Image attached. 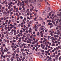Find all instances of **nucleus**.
<instances>
[{"label": "nucleus", "instance_id": "1", "mask_svg": "<svg viewBox=\"0 0 61 61\" xmlns=\"http://www.w3.org/2000/svg\"><path fill=\"white\" fill-rule=\"evenodd\" d=\"M57 27H58L59 28H60L59 29V30H61V25H58L57 26Z\"/></svg>", "mask_w": 61, "mask_h": 61}, {"label": "nucleus", "instance_id": "2", "mask_svg": "<svg viewBox=\"0 0 61 61\" xmlns=\"http://www.w3.org/2000/svg\"><path fill=\"white\" fill-rule=\"evenodd\" d=\"M38 7H40L41 6V4L40 3H39L38 4Z\"/></svg>", "mask_w": 61, "mask_h": 61}, {"label": "nucleus", "instance_id": "3", "mask_svg": "<svg viewBox=\"0 0 61 61\" xmlns=\"http://www.w3.org/2000/svg\"><path fill=\"white\" fill-rule=\"evenodd\" d=\"M15 39L16 40H18L19 38H18V36H16V37Z\"/></svg>", "mask_w": 61, "mask_h": 61}, {"label": "nucleus", "instance_id": "4", "mask_svg": "<svg viewBox=\"0 0 61 61\" xmlns=\"http://www.w3.org/2000/svg\"><path fill=\"white\" fill-rule=\"evenodd\" d=\"M58 23V22L57 21H56V25H55V26H57V24Z\"/></svg>", "mask_w": 61, "mask_h": 61}, {"label": "nucleus", "instance_id": "5", "mask_svg": "<svg viewBox=\"0 0 61 61\" xmlns=\"http://www.w3.org/2000/svg\"><path fill=\"white\" fill-rule=\"evenodd\" d=\"M50 34L51 35V36H54V34H53V33L52 32H51Z\"/></svg>", "mask_w": 61, "mask_h": 61}, {"label": "nucleus", "instance_id": "6", "mask_svg": "<svg viewBox=\"0 0 61 61\" xmlns=\"http://www.w3.org/2000/svg\"><path fill=\"white\" fill-rule=\"evenodd\" d=\"M42 12V13H46V11L45 10H43Z\"/></svg>", "mask_w": 61, "mask_h": 61}, {"label": "nucleus", "instance_id": "7", "mask_svg": "<svg viewBox=\"0 0 61 61\" xmlns=\"http://www.w3.org/2000/svg\"><path fill=\"white\" fill-rule=\"evenodd\" d=\"M34 9V7L33 6L31 8V9L32 10H33Z\"/></svg>", "mask_w": 61, "mask_h": 61}, {"label": "nucleus", "instance_id": "8", "mask_svg": "<svg viewBox=\"0 0 61 61\" xmlns=\"http://www.w3.org/2000/svg\"><path fill=\"white\" fill-rule=\"evenodd\" d=\"M51 59H52V58H51V57H49V59L48 60H47V61H50V60H51Z\"/></svg>", "mask_w": 61, "mask_h": 61}, {"label": "nucleus", "instance_id": "9", "mask_svg": "<svg viewBox=\"0 0 61 61\" xmlns=\"http://www.w3.org/2000/svg\"><path fill=\"white\" fill-rule=\"evenodd\" d=\"M52 46H56V44H52L51 45Z\"/></svg>", "mask_w": 61, "mask_h": 61}, {"label": "nucleus", "instance_id": "10", "mask_svg": "<svg viewBox=\"0 0 61 61\" xmlns=\"http://www.w3.org/2000/svg\"><path fill=\"white\" fill-rule=\"evenodd\" d=\"M14 9V10H15V9L16 8V6H13Z\"/></svg>", "mask_w": 61, "mask_h": 61}, {"label": "nucleus", "instance_id": "11", "mask_svg": "<svg viewBox=\"0 0 61 61\" xmlns=\"http://www.w3.org/2000/svg\"><path fill=\"white\" fill-rule=\"evenodd\" d=\"M1 50H3V46H1Z\"/></svg>", "mask_w": 61, "mask_h": 61}, {"label": "nucleus", "instance_id": "12", "mask_svg": "<svg viewBox=\"0 0 61 61\" xmlns=\"http://www.w3.org/2000/svg\"><path fill=\"white\" fill-rule=\"evenodd\" d=\"M3 42H4V43H5V42H6V40H5V39H4L3 40Z\"/></svg>", "mask_w": 61, "mask_h": 61}, {"label": "nucleus", "instance_id": "13", "mask_svg": "<svg viewBox=\"0 0 61 61\" xmlns=\"http://www.w3.org/2000/svg\"><path fill=\"white\" fill-rule=\"evenodd\" d=\"M39 19L40 20H41L42 19V18H41V17H40L39 18Z\"/></svg>", "mask_w": 61, "mask_h": 61}, {"label": "nucleus", "instance_id": "14", "mask_svg": "<svg viewBox=\"0 0 61 61\" xmlns=\"http://www.w3.org/2000/svg\"><path fill=\"white\" fill-rule=\"evenodd\" d=\"M15 21V20L14 19H12V22H14Z\"/></svg>", "mask_w": 61, "mask_h": 61}, {"label": "nucleus", "instance_id": "15", "mask_svg": "<svg viewBox=\"0 0 61 61\" xmlns=\"http://www.w3.org/2000/svg\"><path fill=\"white\" fill-rule=\"evenodd\" d=\"M54 36L55 37H58V35H55Z\"/></svg>", "mask_w": 61, "mask_h": 61}, {"label": "nucleus", "instance_id": "16", "mask_svg": "<svg viewBox=\"0 0 61 61\" xmlns=\"http://www.w3.org/2000/svg\"><path fill=\"white\" fill-rule=\"evenodd\" d=\"M39 57H40V58H42V57H43V56L41 55L40 56H39Z\"/></svg>", "mask_w": 61, "mask_h": 61}, {"label": "nucleus", "instance_id": "17", "mask_svg": "<svg viewBox=\"0 0 61 61\" xmlns=\"http://www.w3.org/2000/svg\"><path fill=\"white\" fill-rule=\"evenodd\" d=\"M22 21L24 24H25V20H22Z\"/></svg>", "mask_w": 61, "mask_h": 61}, {"label": "nucleus", "instance_id": "18", "mask_svg": "<svg viewBox=\"0 0 61 61\" xmlns=\"http://www.w3.org/2000/svg\"><path fill=\"white\" fill-rule=\"evenodd\" d=\"M43 46V45L42 44H41V47H42Z\"/></svg>", "mask_w": 61, "mask_h": 61}, {"label": "nucleus", "instance_id": "19", "mask_svg": "<svg viewBox=\"0 0 61 61\" xmlns=\"http://www.w3.org/2000/svg\"><path fill=\"white\" fill-rule=\"evenodd\" d=\"M17 36H18V37H20V34H18Z\"/></svg>", "mask_w": 61, "mask_h": 61}, {"label": "nucleus", "instance_id": "20", "mask_svg": "<svg viewBox=\"0 0 61 61\" xmlns=\"http://www.w3.org/2000/svg\"><path fill=\"white\" fill-rule=\"evenodd\" d=\"M30 6L31 7H32V6H33V5L31 4H30Z\"/></svg>", "mask_w": 61, "mask_h": 61}, {"label": "nucleus", "instance_id": "21", "mask_svg": "<svg viewBox=\"0 0 61 61\" xmlns=\"http://www.w3.org/2000/svg\"><path fill=\"white\" fill-rule=\"evenodd\" d=\"M57 15L58 16H61V14H57Z\"/></svg>", "mask_w": 61, "mask_h": 61}, {"label": "nucleus", "instance_id": "22", "mask_svg": "<svg viewBox=\"0 0 61 61\" xmlns=\"http://www.w3.org/2000/svg\"><path fill=\"white\" fill-rule=\"evenodd\" d=\"M48 31V30L47 29L46 30H45V32H47V31Z\"/></svg>", "mask_w": 61, "mask_h": 61}, {"label": "nucleus", "instance_id": "23", "mask_svg": "<svg viewBox=\"0 0 61 61\" xmlns=\"http://www.w3.org/2000/svg\"><path fill=\"white\" fill-rule=\"evenodd\" d=\"M12 31H14V32H16V30H14V29L12 30Z\"/></svg>", "mask_w": 61, "mask_h": 61}, {"label": "nucleus", "instance_id": "24", "mask_svg": "<svg viewBox=\"0 0 61 61\" xmlns=\"http://www.w3.org/2000/svg\"><path fill=\"white\" fill-rule=\"evenodd\" d=\"M20 36H23V34H22V33H20Z\"/></svg>", "mask_w": 61, "mask_h": 61}, {"label": "nucleus", "instance_id": "25", "mask_svg": "<svg viewBox=\"0 0 61 61\" xmlns=\"http://www.w3.org/2000/svg\"><path fill=\"white\" fill-rule=\"evenodd\" d=\"M2 30H1V31H2V32H4V29L3 28H2Z\"/></svg>", "mask_w": 61, "mask_h": 61}, {"label": "nucleus", "instance_id": "26", "mask_svg": "<svg viewBox=\"0 0 61 61\" xmlns=\"http://www.w3.org/2000/svg\"><path fill=\"white\" fill-rule=\"evenodd\" d=\"M6 42H7V43H9V40H6Z\"/></svg>", "mask_w": 61, "mask_h": 61}, {"label": "nucleus", "instance_id": "27", "mask_svg": "<svg viewBox=\"0 0 61 61\" xmlns=\"http://www.w3.org/2000/svg\"><path fill=\"white\" fill-rule=\"evenodd\" d=\"M20 33H23L24 32H23V31H22V30H20Z\"/></svg>", "mask_w": 61, "mask_h": 61}, {"label": "nucleus", "instance_id": "28", "mask_svg": "<svg viewBox=\"0 0 61 61\" xmlns=\"http://www.w3.org/2000/svg\"><path fill=\"white\" fill-rule=\"evenodd\" d=\"M53 23V25H56V22H54Z\"/></svg>", "mask_w": 61, "mask_h": 61}, {"label": "nucleus", "instance_id": "29", "mask_svg": "<svg viewBox=\"0 0 61 61\" xmlns=\"http://www.w3.org/2000/svg\"><path fill=\"white\" fill-rule=\"evenodd\" d=\"M7 54H8V55H9L10 54V52H7Z\"/></svg>", "mask_w": 61, "mask_h": 61}, {"label": "nucleus", "instance_id": "30", "mask_svg": "<svg viewBox=\"0 0 61 61\" xmlns=\"http://www.w3.org/2000/svg\"><path fill=\"white\" fill-rule=\"evenodd\" d=\"M5 30H7V27H5Z\"/></svg>", "mask_w": 61, "mask_h": 61}, {"label": "nucleus", "instance_id": "31", "mask_svg": "<svg viewBox=\"0 0 61 61\" xmlns=\"http://www.w3.org/2000/svg\"><path fill=\"white\" fill-rule=\"evenodd\" d=\"M13 8H11L10 10V11H13Z\"/></svg>", "mask_w": 61, "mask_h": 61}, {"label": "nucleus", "instance_id": "32", "mask_svg": "<svg viewBox=\"0 0 61 61\" xmlns=\"http://www.w3.org/2000/svg\"><path fill=\"white\" fill-rule=\"evenodd\" d=\"M11 8V7L10 6H9L8 7V9H10Z\"/></svg>", "mask_w": 61, "mask_h": 61}, {"label": "nucleus", "instance_id": "33", "mask_svg": "<svg viewBox=\"0 0 61 61\" xmlns=\"http://www.w3.org/2000/svg\"><path fill=\"white\" fill-rule=\"evenodd\" d=\"M36 54L37 55H39V54H40V52L37 53Z\"/></svg>", "mask_w": 61, "mask_h": 61}, {"label": "nucleus", "instance_id": "34", "mask_svg": "<svg viewBox=\"0 0 61 61\" xmlns=\"http://www.w3.org/2000/svg\"><path fill=\"white\" fill-rule=\"evenodd\" d=\"M2 37H4V36H5V35H4V34L2 33Z\"/></svg>", "mask_w": 61, "mask_h": 61}, {"label": "nucleus", "instance_id": "35", "mask_svg": "<svg viewBox=\"0 0 61 61\" xmlns=\"http://www.w3.org/2000/svg\"><path fill=\"white\" fill-rule=\"evenodd\" d=\"M43 15L44 17H45L46 16V15L45 14H43Z\"/></svg>", "mask_w": 61, "mask_h": 61}, {"label": "nucleus", "instance_id": "36", "mask_svg": "<svg viewBox=\"0 0 61 61\" xmlns=\"http://www.w3.org/2000/svg\"><path fill=\"white\" fill-rule=\"evenodd\" d=\"M6 12L5 11H4L3 12V14H4V15H5V14H6Z\"/></svg>", "mask_w": 61, "mask_h": 61}, {"label": "nucleus", "instance_id": "37", "mask_svg": "<svg viewBox=\"0 0 61 61\" xmlns=\"http://www.w3.org/2000/svg\"><path fill=\"white\" fill-rule=\"evenodd\" d=\"M41 51L42 52H45V51H44V50H41Z\"/></svg>", "mask_w": 61, "mask_h": 61}, {"label": "nucleus", "instance_id": "38", "mask_svg": "<svg viewBox=\"0 0 61 61\" xmlns=\"http://www.w3.org/2000/svg\"><path fill=\"white\" fill-rule=\"evenodd\" d=\"M20 3H18L17 5L18 6H19V5H20Z\"/></svg>", "mask_w": 61, "mask_h": 61}, {"label": "nucleus", "instance_id": "39", "mask_svg": "<svg viewBox=\"0 0 61 61\" xmlns=\"http://www.w3.org/2000/svg\"><path fill=\"white\" fill-rule=\"evenodd\" d=\"M10 59H9L8 58H7V61H9Z\"/></svg>", "mask_w": 61, "mask_h": 61}, {"label": "nucleus", "instance_id": "40", "mask_svg": "<svg viewBox=\"0 0 61 61\" xmlns=\"http://www.w3.org/2000/svg\"><path fill=\"white\" fill-rule=\"evenodd\" d=\"M19 9V10H21V9H22V8L20 7Z\"/></svg>", "mask_w": 61, "mask_h": 61}, {"label": "nucleus", "instance_id": "41", "mask_svg": "<svg viewBox=\"0 0 61 61\" xmlns=\"http://www.w3.org/2000/svg\"><path fill=\"white\" fill-rule=\"evenodd\" d=\"M16 40H13V42H16Z\"/></svg>", "mask_w": 61, "mask_h": 61}, {"label": "nucleus", "instance_id": "42", "mask_svg": "<svg viewBox=\"0 0 61 61\" xmlns=\"http://www.w3.org/2000/svg\"><path fill=\"white\" fill-rule=\"evenodd\" d=\"M14 52L15 53V54H16V51H14Z\"/></svg>", "mask_w": 61, "mask_h": 61}, {"label": "nucleus", "instance_id": "43", "mask_svg": "<svg viewBox=\"0 0 61 61\" xmlns=\"http://www.w3.org/2000/svg\"><path fill=\"white\" fill-rule=\"evenodd\" d=\"M25 30H26V29H25V28L23 29V30L24 31L23 32H25Z\"/></svg>", "mask_w": 61, "mask_h": 61}, {"label": "nucleus", "instance_id": "44", "mask_svg": "<svg viewBox=\"0 0 61 61\" xmlns=\"http://www.w3.org/2000/svg\"><path fill=\"white\" fill-rule=\"evenodd\" d=\"M50 39H52V36H50Z\"/></svg>", "mask_w": 61, "mask_h": 61}, {"label": "nucleus", "instance_id": "45", "mask_svg": "<svg viewBox=\"0 0 61 61\" xmlns=\"http://www.w3.org/2000/svg\"><path fill=\"white\" fill-rule=\"evenodd\" d=\"M36 27H37L36 24H35V28H36Z\"/></svg>", "mask_w": 61, "mask_h": 61}, {"label": "nucleus", "instance_id": "46", "mask_svg": "<svg viewBox=\"0 0 61 61\" xmlns=\"http://www.w3.org/2000/svg\"><path fill=\"white\" fill-rule=\"evenodd\" d=\"M31 36L32 37H34V35L33 34H32L31 35Z\"/></svg>", "mask_w": 61, "mask_h": 61}, {"label": "nucleus", "instance_id": "47", "mask_svg": "<svg viewBox=\"0 0 61 61\" xmlns=\"http://www.w3.org/2000/svg\"><path fill=\"white\" fill-rule=\"evenodd\" d=\"M4 1V2H3L2 3V4H3V5H4V4H5V1Z\"/></svg>", "mask_w": 61, "mask_h": 61}, {"label": "nucleus", "instance_id": "48", "mask_svg": "<svg viewBox=\"0 0 61 61\" xmlns=\"http://www.w3.org/2000/svg\"><path fill=\"white\" fill-rule=\"evenodd\" d=\"M56 55H55V54H54V55H53V56H52V57H55L56 56Z\"/></svg>", "mask_w": 61, "mask_h": 61}, {"label": "nucleus", "instance_id": "49", "mask_svg": "<svg viewBox=\"0 0 61 61\" xmlns=\"http://www.w3.org/2000/svg\"><path fill=\"white\" fill-rule=\"evenodd\" d=\"M5 58V55H4L3 56V58L4 59V58Z\"/></svg>", "mask_w": 61, "mask_h": 61}, {"label": "nucleus", "instance_id": "50", "mask_svg": "<svg viewBox=\"0 0 61 61\" xmlns=\"http://www.w3.org/2000/svg\"><path fill=\"white\" fill-rule=\"evenodd\" d=\"M2 54H5V52L4 51H2Z\"/></svg>", "mask_w": 61, "mask_h": 61}, {"label": "nucleus", "instance_id": "51", "mask_svg": "<svg viewBox=\"0 0 61 61\" xmlns=\"http://www.w3.org/2000/svg\"><path fill=\"white\" fill-rule=\"evenodd\" d=\"M15 10H18V8H15Z\"/></svg>", "mask_w": 61, "mask_h": 61}, {"label": "nucleus", "instance_id": "52", "mask_svg": "<svg viewBox=\"0 0 61 61\" xmlns=\"http://www.w3.org/2000/svg\"><path fill=\"white\" fill-rule=\"evenodd\" d=\"M1 28H4V25H1Z\"/></svg>", "mask_w": 61, "mask_h": 61}, {"label": "nucleus", "instance_id": "53", "mask_svg": "<svg viewBox=\"0 0 61 61\" xmlns=\"http://www.w3.org/2000/svg\"><path fill=\"white\" fill-rule=\"evenodd\" d=\"M5 9V7H2V9Z\"/></svg>", "mask_w": 61, "mask_h": 61}, {"label": "nucleus", "instance_id": "54", "mask_svg": "<svg viewBox=\"0 0 61 61\" xmlns=\"http://www.w3.org/2000/svg\"><path fill=\"white\" fill-rule=\"evenodd\" d=\"M37 35H39V34H40V33L39 32H38L37 33Z\"/></svg>", "mask_w": 61, "mask_h": 61}, {"label": "nucleus", "instance_id": "55", "mask_svg": "<svg viewBox=\"0 0 61 61\" xmlns=\"http://www.w3.org/2000/svg\"><path fill=\"white\" fill-rule=\"evenodd\" d=\"M34 47V45H31V47Z\"/></svg>", "mask_w": 61, "mask_h": 61}, {"label": "nucleus", "instance_id": "56", "mask_svg": "<svg viewBox=\"0 0 61 61\" xmlns=\"http://www.w3.org/2000/svg\"><path fill=\"white\" fill-rule=\"evenodd\" d=\"M11 61H14V59H13V58H11Z\"/></svg>", "mask_w": 61, "mask_h": 61}, {"label": "nucleus", "instance_id": "57", "mask_svg": "<svg viewBox=\"0 0 61 61\" xmlns=\"http://www.w3.org/2000/svg\"><path fill=\"white\" fill-rule=\"evenodd\" d=\"M3 47H5V44H3Z\"/></svg>", "mask_w": 61, "mask_h": 61}, {"label": "nucleus", "instance_id": "58", "mask_svg": "<svg viewBox=\"0 0 61 61\" xmlns=\"http://www.w3.org/2000/svg\"><path fill=\"white\" fill-rule=\"evenodd\" d=\"M32 44H33V45H35V42L33 41L32 43Z\"/></svg>", "mask_w": 61, "mask_h": 61}, {"label": "nucleus", "instance_id": "59", "mask_svg": "<svg viewBox=\"0 0 61 61\" xmlns=\"http://www.w3.org/2000/svg\"><path fill=\"white\" fill-rule=\"evenodd\" d=\"M17 31L18 33H19V30H17Z\"/></svg>", "mask_w": 61, "mask_h": 61}, {"label": "nucleus", "instance_id": "60", "mask_svg": "<svg viewBox=\"0 0 61 61\" xmlns=\"http://www.w3.org/2000/svg\"><path fill=\"white\" fill-rule=\"evenodd\" d=\"M38 41V40L37 39H36V43H37V41Z\"/></svg>", "mask_w": 61, "mask_h": 61}, {"label": "nucleus", "instance_id": "61", "mask_svg": "<svg viewBox=\"0 0 61 61\" xmlns=\"http://www.w3.org/2000/svg\"><path fill=\"white\" fill-rule=\"evenodd\" d=\"M20 18L21 19H23V17H22V16H21L20 17Z\"/></svg>", "mask_w": 61, "mask_h": 61}, {"label": "nucleus", "instance_id": "62", "mask_svg": "<svg viewBox=\"0 0 61 61\" xmlns=\"http://www.w3.org/2000/svg\"><path fill=\"white\" fill-rule=\"evenodd\" d=\"M59 61H60L61 60V57H59Z\"/></svg>", "mask_w": 61, "mask_h": 61}, {"label": "nucleus", "instance_id": "63", "mask_svg": "<svg viewBox=\"0 0 61 61\" xmlns=\"http://www.w3.org/2000/svg\"><path fill=\"white\" fill-rule=\"evenodd\" d=\"M34 21H36V18H34Z\"/></svg>", "mask_w": 61, "mask_h": 61}, {"label": "nucleus", "instance_id": "64", "mask_svg": "<svg viewBox=\"0 0 61 61\" xmlns=\"http://www.w3.org/2000/svg\"><path fill=\"white\" fill-rule=\"evenodd\" d=\"M20 6H22V3H20Z\"/></svg>", "mask_w": 61, "mask_h": 61}]
</instances>
